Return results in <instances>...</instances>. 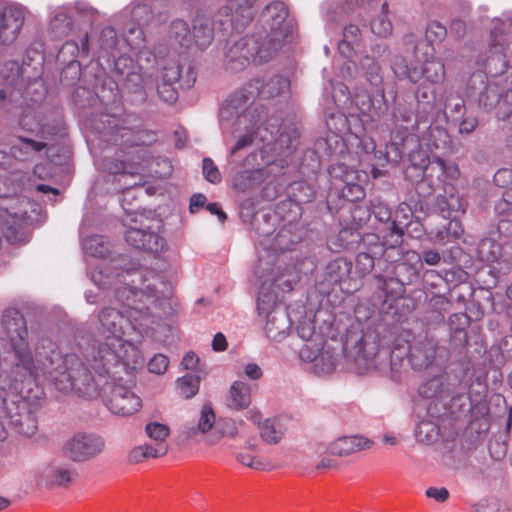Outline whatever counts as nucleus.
Instances as JSON below:
<instances>
[{"mask_svg": "<svg viewBox=\"0 0 512 512\" xmlns=\"http://www.w3.org/2000/svg\"><path fill=\"white\" fill-rule=\"evenodd\" d=\"M91 125L97 131L101 141L118 148L114 157L104 149L101 167L107 176L97 178L88 195L85 209L92 208L95 195L102 190L107 193L121 192V207L124 210L123 224L126 226L125 240L136 248L150 253H160L165 248V240L158 234L160 221L135 210L131 201L137 199L136 190L141 189L147 177H163L170 173V164L166 159L154 158L148 147L156 140L152 131L140 129V120L132 115L118 118L115 115L101 113L91 118Z\"/></svg>", "mask_w": 512, "mask_h": 512, "instance_id": "1", "label": "nucleus"}, {"mask_svg": "<svg viewBox=\"0 0 512 512\" xmlns=\"http://www.w3.org/2000/svg\"><path fill=\"white\" fill-rule=\"evenodd\" d=\"M1 328L9 338L0 339V441L7 428L26 437L37 430L35 410L44 392L39 385V364L26 341L28 331L23 315L16 309L3 312Z\"/></svg>", "mask_w": 512, "mask_h": 512, "instance_id": "2", "label": "nucleus"}, {"mask_svg": "<svg viewBox=\"0 0 512 512\" xmlns=\"http://www.w3.org/2000/svg\"><path fill=\"white\" fill-rule=\"evenodd\" d=\"M39 364V385L49 383L63 393L70 391L87 398L101 397L115 415L130 416L142 406L132 390V373L137 369L114 371L108 365L84 362L74 353L63 355L51 339H42L36 346Z\"/></svg>", "mask_w": 512, "mask_h": 512, "instance_id": "3", "label": "nucleus"}, {"mask_svg": "<svg viewBox=\"0 0 512 512\" xmlns=\"http://www.w3.org/2000/svg\"><path fill=\"white\" fill-rule=\"evenodd\" d=\"M112 287L116 300L121 303V310L106 307L100 311L99 332L104 341L92 350L91 355H85V364L105 363L117 372L138 369L143 366L144 357L133 341L140 343L160 324L157 314L159 298L149 285L144 291L131 286L126 280Z\"/></svg>", "mask_w": 512, "mask_h": 512, "instance_id": "4", "label": "nucleus"}, {"mask_svg": "<svg viewBox=\"0 0 512 512\" xmlns=\"http://www.w3.org/2000/svg\"><path fill=\"white\" fill-rule=\"evenodd\" d=\"M343 349L351 369L358 375L377 372L394 381L398 380L405 357L415 371L442 367L448 359L446 348L427 333L411 341L396 339L390 347L381 345L376 331L360 323L347 330Z\"/></svg>", "mask_w": 512, "mask_h": 512, "instance_id": "5", "label": "nucleus"}, {"mask_svg": "<svg viewBox=\"0 0 512 512\" xmlns=\"http://www.w3.org/2000/svg\"><path fill=\"white\" fill-rule=\"evenodd\" d=\"M43 55L37 49H27L21 64L15 60L3 64L0 74L5 81V88L0 89V102L8 100L17 107L27 106L28 110L20 116V126L33 132L41 140L19 137L11 147L12 156L19 161L33 160L35 155L46 149L51 150L47 140L60 132L58 125L41 124L36 120L33 105L40 103L46 95L43 74Z\"/></svg>", "mask_w": 512, "mask_h": 512, "instance_id": "6", "label": "nucleus"}, {"mask_svg": "<svg viewBox=\"0 0 512 512\" xmlns=\"http://www.w3.org/2000/svg\"><path fill=\"white\" fill-rule=\"evenodd\" d=\"M253 133V142L258 139L263 143L258 150H253L243 159L237 160L229 152L228 170L230 182L238 193L251 192L262 184L261 196L266 200L276 199L284 190L282 177L285 169L293 162L299 142V132L294 128H285L275 137L273 131L258 127Z\"/></svg>", "mask_w": 512, "mask_h": 512, "instance_id": "7", "label": "nucleus"}, {"mask_svg": "<svg viewBox=\"0 0 512 512\" xmlns=\"http://www.w3.org/2000/svg\"><path fill=\"white\" fill-rule=\"evenodd\" d=\"M290 81L288 78L274 75L267 79H253L242 88L230 95L219 109V126L223 135H231L237 138L230 148L231 155L242 150L253 142V133L258 127H266L273 131L274 136L280 135L285 128L297 127L293 124L279 125L276 118L267 117L266 109L254 104L257 96L264 99L285 95L289 92Z\"/></svg>", "mask_w": 512, "mask_h": 512, "instance_id": "8", "label": "nucleus"}, {"mask_svg": "<svg viewBox=\"0 0 512 512\" xmlns=\"http://www.w3.org/2000/svg\"><path fill=\"white\" fill-rule=\"evenodd\" d=\"M331 95H326L321 100V106L325 115L327 129L333 134L327 138H320L315 142V149L309 151L314 156L311 170L315 171L320 166L322 156L332 155L336 152L332 148L339 143L342 146L357 148V153H363L368 161L376 160L372 166L377 165L381 151H376L374 140L363 132L369 121H375L368 115L361 113L354 102L348 87L336 80L330 81Z\"/></svg>", "mask_w": 512, "mask_h": 512, "instance_id": "9", "label": "nucleus"}, {"mask_svg": "<svg viewBox=\"0 0 512 512\" xmlns=\"http://www.w3.org/2000/svg\"><path fill=\"white\" fill-rule=\"evenodd\" d=\"M296 23L282 1L268 3L260 12L253 31L224 48L223 65L227 71L239 72L251 63L262 64L272 60L278 51L291 42Z\"/></svg>", "mask_w": 512, "mask_h": 512, "instance_id": "10", "label": "nucleus"}, {"mask_svg": "<svg viewBox=\"0 0 512 512\" xmlns=\"http://www.w3.org/2000/svg\"><path fill=\"white\" fill-rule=\"evenodd\" d=\"M387 50L383 43H377L372 46L373 55H364L361 57L358 68L351 60H345L340 67V77L344 80L354 79L356 75H361L371 87L372 94L367 92H356L354 102L357 109L371 119H380L388 109L389 104L385 97L383 70L377 60Z\"/></svg>", "mask_w": 512, "mask_h": 512, "instance_id": "11", "label": "nucleus"}, {"mask_svg": "<svg viewBox=\"0 0 512 512\" xmlns=\"http://www.w3.org/2000/svg\"><path fill=\"white\" fill-rule=\"evenodd\" d=\"M258 0H221V4L210 19L198 14L192 22V45L199 50L207 49L213 39L214 31L223 34L241 33L255 19Z\"/></svg>", "mask_w": 512, "mask_h": 512, "instance_id": "12", "label": "nucleus"}, {"mask_svg": "<svg viewBox=\"0 0 512 512\" xmlns=\"http://www.w3.org/2000/svg\"><path fill=\"white\" fill-rule=\"evenodd\" d=\"M88 210L86 209L84 214L80 233L84 254L99 259L95 269L89 271L92 282L99 288L108 289L121 281L125 283L127 277L138 275L139 264L131 261L126 255H118L109 261L104 259V256L109 252V242L103 236H87L85 234V229L93 226V220Z\"/></svg>", "mask_w": 512, "mask_h": 512, "instance_id": "13", "label": "nucleus"}, {"mask_svg": "<svg viewBox=\"0 0 512 512\" xmlns=\"http://www.w3.org/2000/svg\"><path fill=\"white\" fill-rule=\"evenodd\" d=\"M409 142L425 146L431 153L439 152L445 155L452 150V141L446 129L433 124L430 118L424 117L420 113L409 125L405 124V126L392 131L386 152L380 153L379 161L376 164L398 163L401 160V151L397 145L401 144L408 148Z\"/></svg>", "mask_w": 512, "mask_h": 512, "instance_id": "14", "label": "nucleus"}, {"mask_svg": "<svg viewBox=\"0 0 512 512\" xmlns=\"http://www.w3.org/2000/svg\"><path fill=\"white\" fill-rule=\"evenodd\" d=\"M401 157L407 153L410 164L405 170V176L411 182L421 181L428 186V193L438 188L446 180H457L460 170L456 163L446 161L439 156L431 159L427 152L418 143H408V148L397 145Z\"/></svg>", "mask_w": 512, "mask_h": 512, "instance_id": "15", "label": "nucleus"}, {"mask_svg": "<svg viewBox=\"0 0 512 512\" xmlns=\"http://www.w3.org/2000/svg\"><path fill=\"white\" fill-rule=\"evenodd\" d=\"M403 44L407 53L411 52L415 61L422 66H409L404 60H395L391 68L397 78L407 79L412 83L424 78L427 82L437 84L445 79V65L434 57V48L427 43L417 42L414 33H407L403 37Z\"/></svg>", "mask_w": 512, "mask_h": 512, "instance_id": "16", "label": "nucleus"}, {"mask_svg": "<svg viewBox=\"0 0 512 512\" xmlns=\"http://www.w3.org/2000/svg\"><path fill=\"white\" fill-rule=\"evenodd\" d=\"M498 241L488 237L480 241L478 257L488 264L493 278L506 275L512 268V217L501 219L497 228Z\"/></svg>", "mask_w": 512, "mask_h": 512, "instance_id": "17", "label": "nucleus"}, {"mask_svg": "<svg viewBox=\"0 0 512 512\" xmlns=\"http://www.w3.org/2000/svg\"><path fill=\"white\" fill-rule=\"evenodd\" d=\"M328 173L332 185L340 189L343 199L356 202L364 199L366 192L363 184L368 181V174L362 170H356L344 162L332 164Z\"/></svg>", "mask_w": 512, "mask_h": 512, "instance_id": "18", "label": "nucleus"}, {"mask_svg": "<svg viewBox=\"0 0 512 512\" xmlns=\"http://www.w3.org/2000/svg\"><path fill=\"white\" fill-rule=\"evenodd\" d=\"M298 356L305 369L317 376L334 372L340 359L338 350L328 346L325 341L303 344Z\"/></svg>", "mask_w": 512, "mask_h": 512, "instance_id": "19", "label": "nucleus"}, {"mask_svg": "<svg viewBox=\"0 0 512 512\" xmlns=\"http://www.w3.org/2000/svg\"><path fill=\"white\" fill-rule=\"evenodd\" d=\"M29 10L12 0H0V46L12 45L20 36Z\"/></svg>", "mask_w": 512, "mask_h": 512, "instance_id": "20", "label": "nucleus"}, {"mask_svg": "<svg viewBox=\"0 0 512 512\" xmlns=\"http://www.w3.org/2000/svg\"><path fill=\"white\" fill-rule=\"evenodd\" d=\"M105 447L104 439L94 433L76 432L63 445L65 457L73 462H86L98 456Z\"/></svg>", "mask_w": 512, "mask_h": 512, "instance_id": "21", "label": "nucleus"}, {"mask_svg": "<svg viewBox=\"0 0 512 512\" xmlns=\"http://www.w3.org/2000/svg\"><path fill=\"white\" fill-rule=\"evenodd\" d=\"M415 100V105L402 101L395 104L392 118L396 124L400 122L409 125L420 113L424 117L430 118V113L434 109L435 90L426 85H419L415 93Z\"/></svg>", "mask_w": 512, "mask_h": 512, "instance_id": "22", "label": "nucleus"}, {"mask_svg": "<svg viewBox=\"0 0 512 512\" xmlns=\"http://www.w3.org/2000/svg\"><path fill=\"white\" fill-rule=\"evenodd\" d=\"M295 243L288 229H280L277 233L259 232L256 240L257 262L259 267L273 266L279 252L288 250Z\"/></svg>", "mask_w": 512, "mask_h": 512, "instance_id": "23", "label": "nucleus"}, {"mask_svg": "<svg viewBox=\"0 0 512 512\" xmlns=\"http://www.w3.org/2000/svg\"><path fill=\"white\" fill-rule=\"evenodd\" d=\"M90 54V37L87 33L80 38L79 43L69 40L63 44L59 50L58 59L67 63L60 76L65 85H71L79 79L80 65L76 60L77 57H88Z\"/></svg>", "mask_w": 512, "mask_h": 512, "instance_id": "24", "label": "nucleus"}, {"mask_svg": "<svg viewBox=\"0 0 512 512\" xmlns=\"http://www.w3.org/2000/svg\"><path fill=\"white\" fill-rule=\"evenodd\" d=\"M429 418L419 421L414 429V437L418 444L431 446L441 440L445 444L453 442L456 433L447 431L443 420L439 416L434 417L431 405L427 407Z\"/></svg>", "mask_w": 512, "mask_h": 512, "instance_id": "25", "label": "nucleus"}, {"mask_svg": "<svg viewBox=\"0 0 512 512\" xmlns=\"http://www.w3.org/2000/svg\"><path fill=\"white\" fill-rule=\"evenodd\" d=\"M123 43V38L118 36L115 28L108 25L96 31L90 38V53L110 67L111 59L121 50H125Z\"/></svg>", "mask_w": 512, "mask_h": 512, "instance_id": "26", "label": "nucleus"}, {"mask_svg": "<svg viewBox=\"0 0 512 512\" xmlns=\"http://www.w3.org/2000/svg\"><path fill=\"white\" fill-rule=\"evenodd\" d=\"M452 180H446L439 187L443 188L444 193L439 194L434 203V210L445 219L450 220L453 217L459 219L460 215L465 214L467 208L466 200L457 192L456 188L450 183Z\"/></svg>", "mask_w": 512, "mask_h": 512, "instance_id": "27", "label": "nucleus"}, {"mask_svg": "<svg viewBox=\"0 0 512 512\" xmlns=\"http://www.w3.org/2000/svg\"><path fill=\"white\" fill-rule=\"evenodd\" d=\"M162 81L179 84L183 89H190L196 81V71L188 60L169 58L162 67Z\"/></svg>", "mask_w": 512, "mask_h": 512, "instance_id": "28", "label": "nucleus"}, {"mask_svg": "<svg viewBox=\"0 0 512 512\" xmlns=\"http://www.w3.org/2000/svg\"><path fill=\"white\" fill-rule=\"evenodd\" d=\"M371 441L365 437L353 435L343 436L331 441L328 444H317L315 454H330L332 456L344 457L355 452L369 448Z\"/></svg>", "mask_w": 512, "mask_h": 512, "instance_id": "29", "label": "nucleus"}, {"mask_svg": "<svg viewBox=\"0 0 512 512\" xmlns=\"http://www.w3.org/2000/svg\"><path fill=\"white\" fill-rule=\"evenodd\" d=\"M375 0H327L321 5V12L328 33L334 32L343 14L351 12L355 6H371Z\"/></svg>", "mask_w": 512, "mask_h": 512, "instance_id": "30", "label": "nucleus"}, {"mask_svg": "<svg viewBox=\"0 0 512 512\" xmlns=\"http://www.w3.org/2000/svg\"><path fill=\"white\" fill-rule=\"evenodd\" d=\"M153 19L151 7L144 0H133L128 6L117 13L113 21L118 25L130 24L145 27Z\"/></svg>", "mask_w": 512, "mask_h": 512, "instance_id": "31", "label": "nucleus"}, {"mask_svg": "<svg viewBox=\"0 0 512 512\" xmlns=\"http://www.w3.org/2000/svg\"><path fill=\"white\" fill-rule=\"evenodd\" d=\"M109 86L110 95H99L98 93H95L91 91L90 89L82 86H78L74 90L73 94V100L75 102V105L80 109H86V108H102L107 107V105L110 102H113L116 100L117 97V84L114 81H107L106 83Z\"/></svg>", "mask_w": 512, "mask_h": 512, "instance_id": "32", "label": "nucleus"}, {"mask_svg": "<svg viewBox=\"0 0 512 512\" xmlns=\"http://www.w3.org/2000/svg\"><path fill=\"white\" fill-rule=\"evenodd\" d=\"M296 318L297 314L294 312V309L275 311L272 317L262 321L261 324L268 338L280 341L287 336Z\"/></svg>", "mask_w": 512, "mask_h": 512, "instance_id": "33", "label": "nucleus"}, {"mask_svg": "<svg viewBox=\"0 0 512 512\" xmlns=\"http://www.w3.org/2000/svg\"><path fill=\"white\" fill-rule=\"evenodd\" d=\"M73 474L74 470L68 464H46L40 470L39 484L47 488L63 487L72 481Z\"/></svg>", "mask_w": 512, "mask_h": 512, "instance_id": "34", "label": "nucleus"}, {"mask_svg": "<svg viewBox=\"0 0 512 512\" xmlns=\"http://www.w3.org/2000/svg\"><path fill=\"white\" fill-rule=\"evenodd\" d=\"M449 378L448 374L442 373L436 377L428 379L419 387L418 392L420 396L426 399L444 401L454 392L456 385L455 382L451 383Z\"/></svg>", "mask_w": 512, "mask_h": 512, "instance_id": "35", "label": "nucleus"}, {"mask_svg": "<svg viewBox=\"0 0 512 512\" xmlns=\"http://www.w3.org/2000/svg\"><path fill=\"white\" fill-rule=\"evenodd\" d=\"M422 268V257L416 251L405 252L395 266V274L401 284H409L418 277Z\"/></svg>", "mask_w": 512, "mask_h": 512, "instance_id": "36", "label": "nucleus"}, {"mask_svg": "<svg viewBox=\"0 0 512 512\" xmlns=\"http://www.w3.org/2000/svg\"><path fill=\"white\" fill-rule=\"evenodd\" d=\"M74 26L72 12L68 3L50 10L49 33L54 38L67 36Z\"/></svg>", "mask_w": 512, "mask_h": 512, "instance_id": "37", "label": "nucleus"}, {"mask_svg": "<svg viewBox=\"0 0 512 512\" xmlns=\"http://www.w3.org/2000/svg\"><path fill=\"white\" fill-rule=\"evenodd\" d=\"M278 302V292L272 291L266 280L262 281L257 297V314L261 322L272 317L275 311H284Z\"/></svg>", "mask_w": 512, "mask_h": 512, "instance_id": "38", "label": "nucleus"}, {"mask_svg": "<svg viewBox=\"0 0 512 512\" xmlns=\"http://www.w3.org/2000/svg\"><path fill=\"white\" fill-rule=\"evenodd\" d=\"M463 233L464 229L460 220L453 217L447 225L431 228L426 235L431 243L445 245L459 239Z\"/></svg>", "mask_w": 512, "mask_h": 512, "instance_id": "39", "label": "nucleus"}, {"mask_svg": "<svg viewBox=\"0 0 512 512\" xmlns=\"http://www.w3.org/2000/svg\"><path fill=\"white\" fill-rule=\"evenodd\" d=\"M272 271V266H262L259 267V262L255 267V276L260 280H266L268 282V286L272 291L278 290L283 293L290 292L293 290L295 284L297 283L296 277L290 274H282L280 276L270 278V272Z\"/></svg>", "mask_w": 512, "mask_h": 512, "instance_id": "40", "label": "nucleus"}, {"mask_svg": "<svg viewBox=\"0 0 512 512\" xmlns=\"http://www.w3.org/2000/svg\"><path fill=\"white\" fill-rule=\"evenodd\" d=\"M288 429V419L283 416L267 418L260 425L259 431L262 440L268 444H277Z\"/></svg>", "mask_w": 512, "mask_h": 512, "instance_id": "41", "label": "nucleus"}, {"mask_svg": "<svg viewBox=\"0 0 512 512\" xmlns=\"http://www.w3.org/2000/svg\"><path fill=\"white\" fill-rule=\"evenodd\" d=\"M469 317L464 313L452 314L448 319L450 342L455 350H461L467 343L466 329L469 326Z\"/></svg>", "mask_w": 512, "mask_h": 512, "instance_id": "42", "label": "nucleus"}, {"mask_svg": "<svg viewBox=\"0 0 512 512\" xmlns=\"http://www.w3.org/2000/svg\"><path fill=\"white\" fill-rule=\"evenodd\" d=\"M413 212L411 207L406 203H400L395 212V218L390 224L391 246H400L404 234V227L410 224L409 220Z\"/></svg>", "mask_w": 512, "mask_h": 512, "instance_id": "43", "label": "nucleus"}, {"mask_svg": "<svg viewBox=\"0 0 512 512\" xmlns=\"http://www.w3.org/2000/svg\"><path fill=\"white\" fill-rule=\"evenodd\" d=\"M251 401L250 385L244 381H234L228 391V406L234 410H244L249 407Z\"/></svg>", "mask_w": 512, "mask_h": 512, "instance_id": "44", "label": "nucleus"}, {"mask_svg": "<svg viewBox=\"0 0 512 512\" xmlns=\"http://www.w3.org/2000/svg\"><path fill=\"white\" fill-rule=\"evenodd\" d=\"M362 47L361 31L357 25L349 24L343 29V38L338 44L339 52L347 60Z\"/></svg>", "mask_w": 512, "mask_h": 512, "instance_id": "45", "label": "nucleus"}, {"mask_svg": "<svg viewBox=\"0 0 512 512\" xmlns=\"http://www.w3.org/2000/svg\"><path fill=\"white\" fill-rule=\"evenodd\" d=\"M294 312L297 314V318L294 320L296 332L302 340L306 343L324 341L321 335L315 332L313 321L311 317L307 316L304 306H298L297 309H294Z\"/></svg>", "mask_w": 512, "mask_h": 512, "instance_id": "46", "label": "nucleus"}, {"mask_svg": "<svg viewBox=\"0 0 512 512\" xmlns=\"http://www.w3.org/2000/svg\"><path fill=\"white\" fill-rule=\"evenodd\" d=\"M168 38L172 45L189 49L192 46V36L188 22L180 18L172 20L169 25Z\"/></svg>", "mask_w": 512, "mask_h": 512, "instance_id": "47", "label": "nucleus"}, {"mask_svg": "<svg viewBox=\"0 0 512 512\" xmlns=\"http://www.w3.org/2000/svg\"><path fill=\"white\" fill-rule=\"evenodd\" d=\"M215 421L216 416L213 408L211 405L205 404L200 411L197 425L186 426L183 433L189 439L196 438L198 435H204L209 432L214 427Z\"/></svg>", "mask_w": 512, "mask_h": 512, "instance_id": "48", "label": "nucleus"}, {"mask_svg": "<svg viewBox=\"0 0 512 512\" xmlns=\"http://www.w3.org/2000/svg\"><path fill=\"white\" fill-rule=\"evenodd\" d=\"M466 107L463 98L455 94L452 90H445L444 92V110L441 112L445 121H459L464 113Z\"/></svg>", "mask_w": 512, "mask_h": 512, "instance_id": "49", "label": "nucleus"}, {"mask_svg": "<svg viewBox=\"0 0 512 512\" xmlns=\"http://www.w3.org/2000/svg\"><path fill=\"white\" fill-rule=\"evenodd\" d=\"M384 256V248L382 244H377L369 248L367 252H359L356 256V269L361 275L371 272L375 265V260Z\"/></svg>", "mask_w": 512, "mask_h": 512, "instance_id": "50", "label": "nucleus"}, {"mask_svg": "<svg viewBox=\"0 0 512 512\" xmlns=\"http://www.w3.org/2000/svg\"><path fill=\"white\" fill-rule=\"evenodd\" d=\"M124 30L123 44L125 50L136 51L144 47L146 38L144 27L132 26L130 24L122 25Z\"/></svg>", "mask_w": 512, "mask_h": 512, "instance_id": "51", "label": "nucleus"}, {"mask_svg": "<svg viewBox=\"0 0 512 512\" xmlns=\"http://www.w3.org/2000/svg\"><path fill=\"white\" fill-rule=\"evenodd\" d=\"M167 445L160 444L152 446L151 444H143L133 448L129 453V461L132 463H140L148 458H157L165 455Z\"/></svg>", "mask_w": 512, "mask_h": 512, "instance_id": "52", "label": "nucleus"}, {"mask_svg": "<svg viewBox=\"0 0 512 512\" xmlns=\"http://www.w3.org/2000/svg\"><path fill=\"white\" fill-rule=\"evenodd\" d=\"M128 91L138 93L147 86L145 74L142 72L141 66H136L134 69L118 80Z\"/></svg>", "mask_w": 512, "mask_h": 512, "instance_id": "53", "label": "nucleus"}, {"mask_svg": "<svg viewBox=\"0 0 512 512\" xmlns=\"http://www.w3.org/2000/svg\"><path fill=\"white\" fill-rule=\"evenodd\" d=\"M68 8L72 12V17H76L83 23L93 24L99 15V11L84 1L68 3Z\"/></svg>", "mask_w": 512, "mask_h": 512, "instance_id": "54", "label": "nucleus"}, {"mask_svg": "<svg viewBox=\"0 0 512 512\" xmlns=\"http://www.w3.org/2000/svg\"><path fill=\"white\" fill-rule=\"evenodd\" d=\"M288 195L291 201L302 204L314 198V190L304 181H295L289 185Z\"/></svg>", "mask_w": 512, "mask_h": 512, "instance_id": "55", "label": "nucleus"}, {"mask_svg": "<svg viewBox=\"0 0 512 512\" xmlns=\"http://www.w3.org/2000/svg\"><path fill=\"white\" fill-rule=\"evenodd\" d=\"M351 270V263L343 258H337L326 266V276L330 282H340L348 277Z\"/></svg>", "mask_w": 512, "mask_h": 512, "instance_id": "56", "label": "nucleus"}, {"mask_svg": "<svg viewBox=\"0 0 512 512\" xmlns=\"http://www.w3.org/2000/svg\"><path fill=\"white\" fill-rule=\"evenodd\" d=\"M388 4L384 2L381 6V13L371 22V31L378 37L386 38L391 35L393 27L391 21L387 17Z\"/></svg>", "mask_w": 512, "mask_h": 512, "instance_id": "57", "label": "nucleus"}, {"mask_svg": "<svg viewBox=\"0 0 512 512\" xmlns=\"http://www.w3.org/2000/svg\"><path fill=\"white\" fill-rule=\"evenodd\" d=\"M130 50H121L116 57L111 59V65H113V72L115 73L117 80L126 75L129 70L134 69L136 66L134 65V61L131 56L128 55Z\"/></svg>", "mask_w": 512, "mask_h": 512, "instance_id": "58", "label": "nucleus"}, {"mask_svg": "<svg viewBox=\"0 0 512 512\" xmlns=\"http://www.w3.org/2000/svg\"><path fill=\"white\" fill-rule=\"evenodd\" d=\"M179 393L186 399L192 398L198 393L200 378L196 375L186 374L176 381Z\"/></svg>", "mask_w": 512, "mask_h": 512, "instance_id": "59", "label": "nucleus"}, {"mask_svg": "<svg viewBox=\"0 0 512 512\" xmlns=\"http://www.w3.org/2000/svg\"><path fill=\"white\" fill-rule=\"evenodd\" d=\"M145 431L147 436L151 440L155 441L153 446H159L160 444L166 445L165 440L169 435V428L167 425L158 422H151L146 425Z\"/></svg>", "mask_w": 512, "mask_h": 512, "instance_id": "60", "label": "nucleus"}, {"mask_svg": "<svg viewBox=\"0 0 512 512\" xmlns=\"http://www.w3.org/2000/svg\"><path fill=\"white\" fill-rule=\"evenodd\" d=\"M447 34V29L445 26H443L441 23L437 21H432L427 25L426 32H425V39L426 41L418 40L416 37L417 42L427 43L430 46H433L432 44L434 42H440L442 41Z\"/></svg>", "mask_w": 512, "mask_h": 512, "instance_id": "61", "label": "nucleus"}, {"mask_svg": "<svg viewBox=\"0 0 512 512\" xmlns=\"http://www.w3.org/2000/svg\"><path fill=\"white\" fill-rule=\"evenodd\" d=\"M202 174L204 178L212 184H219L222 181L221 172L214 161L209 157H205L202 160Z\"/></svg>", "mask_w": 512, "mask_h": 512, "instance_id": "62", "label": "nucleus"}, {"mask_svg": "<svg viewBox=\"0 0 512 512\" xmlns=\"http://www.w3.org/2000/svg\"><path fill=\"white\" fill-rule=\"evenodd\" d=\"M371 209L372 214L379 222L388 224L390 226L392 212L388 205L377 199L371 201Z\"/></svg>", "mask_w": 512, "mask_h": 512, "instance_id": "63", "label": "nucleus"}, {"mask_svg": "<svg viewBox=\"0 0 512 512\" xmlns=\"http://www.w3.org/2000/svg\"><path fill=\"white\" fill-rule=\"evenodd\" d=\"M476 512H508L506 504L498 499L491 498L481 501Z\"/></svg>", "mask_w": 512, "mask_h": 512, "instance_id": "64", "label": "nucleus"}]
</instances>
